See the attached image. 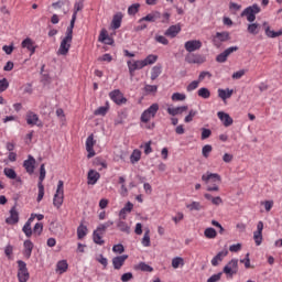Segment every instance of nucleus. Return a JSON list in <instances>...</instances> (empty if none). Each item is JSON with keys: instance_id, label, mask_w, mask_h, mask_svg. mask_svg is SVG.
Wrapping results in <instances>:
<instances>
[{"instance_id": "nucleus-1", "label": "nucleus", "mask_w": 282, "mask_h": 282, "mask_svg": "<svg viewBox=\"0 0 282 282\" xmlns=\"http://www.w3.org/2000/svg\"><path fill=\"white\" fill-rule=\"evenodd\" d=\"M73 39H74V26H68L66 30V35L62 40L59 48L57 51L58 56H67V54H69V48L72 47Z\"/></svg>"}, {"instance_id": "nucleus-2", "label": "nucleus", "mask_w": 282, "mask_h": 282, "mask_svg": "<svg viewBox=\"0 0 282 282\" xmlns=\"http://www.w3.org/2000/svg\"><path fill=\"white\" fill-rule=\"evenodd\" d=\"M64 184L63 181H58L57 183V189L53 198V206H55V208H61V206H63L65 199Z\"/></svg>"}, {"instance_id": "nucleus-3", "label": "nucleus", "mask_w": 282, "mask_h": 282, "mask_svg": "<svg viewBox=\"0 0 282 282\" xmlns=\"http://www.w3.org/2000/svg\"><path fill=\"white\" fill-rule=\"evenodd\" d=\"M18 279L20 282L30 281V272L28 271V264L23 260L18 261Z\"/></svg>"}, {"instance_id": "nucleus-4", "label": "nucleus", "mask_w": 282, "mask_h": 282, "mask_svg": "<svg viewBox=\"0 0 282 282\" xmlns=\"http://www.w3.org/2000/svg\"><path fill=\"white\" fill-rule=\"evenodd\" d=\"M185 63H188L189 65H202L206 63V57L202 54L188 53L185 56Z\"/></svg>"}, {"instance_id": "nucleus-5", "label": "nucleus", "mask_w": 282, "mask_h": 282, "mask_svg": "<svg viewBox=\"0 0 282 282\" xmlns=\"http://www.w3.org/2000/svg\"><path fill=\"white\" fill-rule=\"evenodd\" d=\"M110 99L113 100L117 105H127V99L120 89H115L109 93Z\"/></svg>"}, {"instance_id": "nucleus-6", "label": "nucleus", "mask_w": 282, "mask_h": 282, "mask_svg": "<svg viewBox=\"0 0 282 282\" xmlns=\"http://www.w3.org/2000/svg\"><path fill=\"white\" fill-rule=\"evenodd\" d=\"M184 47L188 54H193V52H197V50H202V41L199 40H189L185 42Z\"/></svg>"}, {"instance_id": "nucleus-7", "label": "nucleus", "mask_w": 282, "mask_h": 282, "mask_svg": "<svg viewBox=\"0 0 282 282\" xmlns=\"http://www.w3.org/2000/svg\"><path fill=\"white\" fill-rule=\"evenodd\" d=\"M202 181L205 182V184H209V182H213L214 184H221V176L217 173H209L202 175Z\"/></svg>"}, {"instance_id": "nucleus-8", "label": "nucleus", "mask_w": 282, "mask_h": 282, "mask_svg": "<svg viewBox=\"0 0 282 282\" xmlns=\"http://www.w3.org/2000/svg\"><path fill=\"white\" fill-rule=\"evenodd\" d=\"M253 240L256 246L263 243V221L258 223L257 230L253 232Z\"/></svg>"}, {"instance_id": "nucleus-9", "label": "nucleus", "mask_w": 282, "mask_h": 282, "mask_svg": "<svg viewBox=\"0 0 282 282\" xmlns=\"http://www.w3.org/2000/svg\"><path fill=\"white\" fill-rule=\"evenodd\" d=\"M238 50H239L238 46H230V47L226 48L223 53L217 55V57H216L217 63H226V61H228V57L230 56V54H232L234 52H237Z\"/></svg>"}, {"instance_id": "nucleus-10", "label": "nucleus", "mask_w": 282, "mask_h": 282, "mask_svg": "<svg viewBox=\"0 0 282 282\" xmlns=\"http://www.w3.org/2000/svg\"><path fill=\"white\" fill-rule=\"evenodd\" d=\"M23 166L29 175L34 174V170L36 169V159H34L32 155H29L28 160L23 162Z\"/></svg>"}, {"instance_id": "nucleus-11", "label": "nucleus", "mask_w": 282, "mask_h": 282, "mask_svg": "<svg viewBox=\"0 0 282 282\" xmlns=\"http://www.w3.org/2000/svg\"><path fill=\"white\" fill-rule=\"evenodd\" d=\"M96 145V140H94V134H90L86 140V151L88 153L87 158L91 159L96 155V151H94V147Z\"/></svg>"}, {"instance_id": "nucleus-12", "label": "nucleus", "mask_w": 282, "mask_h": 282, "mask_svg": "<svg viewBox=\"0 0 282 282\" xmlns=\"http://www.w3.org/2000/svg\"><path fill=\"white\" fill-rule=\"evenodd\" d=\"M259 12H261V7H259V4H253V6L248 7L249 23H254V21L257 19V14H259Z\"/></svg>"}, {"instance_id": "nucleus-13", "label": "nucleus", "mask_w": 282, "mask_h": 282, "mask_svg": "<svg viewBox=\"0 0 282 282\" xmlns=\"http://www.w3.org/2000/svg\"><path fill=\"white\" fill-rule=\"evenodd\" d=\"M6 224H9V226L19 224V212L17 210V205L10 209V216L6 219Z\"/></svg>"}, {"instance_id": "nucleus-14", "label": "nucleus", "mask_w": 282, "mask_h": 282, "mask_svg": "<svg viewBox=\"0 0 282 282\" xmlns=\"http://www.w3.org/2000/svg\"><path fill=\"white\" fill-rule=\"evenodd\" d=\"M83 8H85L84 0H79L78 2H76L74 4V13H73L70 24H69L70 28H74V25H76V17H77L78 12H80L83 10Z\"/></svg>"}, {"instance_id": "nucleus-15", "label": "nucleus", "mask_w": 282, "mask_h": 282, "mask_svg": "<svg viewBox=\"0 0 282 282\" xmlns=\"http://www.w3.org/2000/svg\"><path fill=\"white\" fill-rule=\"evenodd\" d=\"M237 260H231L224 267L223 272L225 274H228L229 276H232L234 274H236L235 270H237Z\"/></svg>"}, {"instance_id": "nucleus-16", "label": "nucleus", "mask_w": 282, "mask_h": 282, "mask_svg": "<svg viewBox=\"0 0 282 282\" xmlns=\"http://www.w3.org/2000/svg\"><path fill=\"white\" fill-rule=\"evenodd\" d=\"M161 17H162V13H160L159 11H152L148 15L141 18L139 20V23H142L143 21H148L149 23H155L156 20L160 19Z\"/></svg>"}, {"instance_id": "nucleus-17", "label": "nucleus", "mask_w": 282, "mask_h": 282, "mask_svg": "<svg viewBox=\"0 0 282 282\" xmlns=\"http://www.w3.org/2000/svg\"><path fill=\"white\" fill-rule=\"evenodd\" d=\"M217 116H218L219 120L223 122L224 127H231L232 122H235V120H232L230 115H228L224 111H218Z\"/></svg>"}, {"instance_id": "nucleus-18", "label": "nucleus", "mask_w": 282, "mask_h": 282, "mask_svg": "<svg viewBox=\"0 0 282 282\" xmlns=\"http://www.w3.org/2000/svg\"><path fill=\"white\" fill-rule=\"evenodd\" d=\"M143 67H145L144 61H135L133 63L128 61V68L131 77H133V72H135V69H142Z\"/></svg>"}, {"instance_id": "nucleus-19", "label": "nucleus", "mask_w": 282, "mask_h": 282, "mask_svg": "<svg viewBox=\"0 0 282 282\" xmlns=\"http://www.w3.org/2000/svg\"><path fill=\"white\" fill-rule=\"evenodd\" d=\"M127 259H129V256L127 254L115 257L112 259V265L115 270H120V268L124 265V261H127Z\"/></svg>"}, {"instance_id": "nucleus-20", "label": "nucleus", "mask_w": 282, "mask_h": 282, "mask_svg": "<svg viewBox=\"0 0 282 282\" xmlns=\"http://www.w3.org/2000/svg\"><path fill=\"white\" fill-rule=\"evenodd\" d=\"M182 32V26L180 24L171 25L166 31H165V36H170V39H175L177 36V33Z\"/></svg>"}, {"instance_id": "nucleus-21", "label": "nucleus", "mask_w": 282, "mask_h": 282, "mask_svg": "<svg viewBox=\"0 0 282 282\" xmlns=\"http://www.w3.org/2000/svg\"><path fill=\"white\" fill-rule=\"evenodd\" d=\"M224 257H228V250L219 251L213 259H212V265L217 268L219 263L224 261Z\"/></svg>"}, {"instance_id": "nucleus-22", "label": "nucleus", "mask_w": 282, "mask_h": 282, "mask_svg": "<svg viewBox=\"0 0 282 282\" xmlns=\"http://www.w3.org/2000/svg\"><path fill=\"white\" fill-rule=\"evenodd\" d=\"M34 221V214L31 215V217L28 219V221L24 224L22 231L24 232L25 237H32V223Z\"/></svg>"}, {"instance_id": "nucleus-23", "label": "nucleus", "mask_w": 282, "mask_h": 282, "mask_svg": "<svg viewBox=\"0 0 282 282\" xmlns=\"http://www.w3.org/2000/svg\"><path fill=\"white\" fill-rule=\"evenodd\" d=\"M21 45H22V47H24L29 52H31V56H32V54H34L36 52V46L34 45V41H32V39H30V37H26L25 40H23Z\"/></svg>"}, {"instance_id": "nucleus-24", "label": "nucleus", "mask_w": 282, "mask_h": 282, "mask_svg": "<svg viewBox=\"0 0 282 282\" xmlns=\"http://www.w3.org/2000/svg\"><path fill=\"white\" fill-rule=\"evenodd\" d=\"M23 246H24L23 256L25 257V259H30V257H32V251L34 250V243L31 242V240H25L23 242Z\"/></svg>"}, {"instance_id": "nucleus-25", "label": "nucleus", "mask_w": 282, "mask_h": 282, "mask_svg": "<svg viewBox=\"0 0 282 282\" xmlns=\"http://www.w3.org/2000/svg\"><path fill=\"white\" fill-rule=\"evenodd\" d=\"M122 25V13L118 12L117 14L113 15L112 21H111V29L112 30H118Z\"/></svg>"}, {"instance_id": "nucleus-26", "label": "nucleus", "mask_w": 282, "mask_h": 282, "mask_svg": "<svg viewBox=\"0 0 282 282\" xmlns=\"http://www.w3.org/2000/svg\"><path fill=\"white\" fill-rule=\"evenodd\" d=\"M184 111H188V106H180V107H176V108H167V113L170 116H180Z\"/></svg>"}, {"instance_id": "nucleus-27", "label": "nucleus", "mask_w": 282, "mask_h": 282, "mask_svg": "<svg viewBox=\"0 0 282 282\" xmlns=\"http://www.w3.org/2000/svg\"><path fill=\"white\" fill-rule=\"evenodd\" d=\"M98 180H100V173H98L95 170H89L88 172V184H96V182H98Z\"/></svg>"}, {"instance_id": "nucleus-28", "label": "nucleus", "mask_w": 282, "mask_h": 282, "mask_svg": "<svg viewBox=\"0 0 282 282\" xmlns=\"http://www.w3.org/2000/svg\"><path fill=\"white\" fill-rule=\"evenodd\" d=\"M264 32L269 39H276L279 36H282V29H280L279 31H272L270 26H265Z\"/></svg>"}, {"instance_id": "nucleus-29", "label": "nucleus", "mask_w": 282, "mask_h": 282, "mask_svg": "<svg viewBox=\"0 0 282 282\" xmlns=\"http://www.w3.org/2000/svg\"><path fill=\"white\" fill-rule=\"evenodd\" d=\"M234 90L230 88L227 89H218V96L221 100H228V98L232 97Z\"/></svg>"}, {"instance_id": "nucleus-30", "label": "nucleus", "mask_w": 282, "mask_h": 282, "mask_svg": "<svg viewBox=\"0 0 282 282\" xmlns=\"http://www.w3.org/2000/svg\"><path fill=\"white\" fill-rule=\"evenodd\" d=\"M67 268H69V264H67V260H61L56 264V272H59V274H63L67 272Z\"/></svg>"}, {"instance_id": "nucleus-31", "label": "nucleus", "mask_w": 282, "mask_h": 282, "mask_svg": "<svg viewBox=\"0 0 282 282\" xmlns=\"http://www.w3.org/2000/svg\"><path fill=\"white\" fill-rule=\"evenodd\" d=\"M93 241L94 243H97V246L105 245V240L102 239V232L96 229L93 234Z\"/></svg>"}, {"instance_id": "nucleus-32", "label": "nucleus", "mask_w": 282, "mask_h": 282, "mask_svg": "<svg viewBox=\"0 0 282 282\" xmlns=\"http://www.w3.org/2000/svg\"><path fill=\"white\" fill-rule=\"evenodd\" d=\"M160 74H162V65H156L152 67L151 70V80H156L160 77Z\"/></svg>"}, {"instance_id": "nucleus-33", "label": "nucleus", "mask_w": 282, "mask_h": 282, "mask_svg": "<svg viewBox=\"0 0 282 282\" xmlns=\"http://www.w3.org/2000/svg\"><path fill=\"white\" fill-rule=\"evenodd\" d=\"M117 228L121 231V232H126V235H129L131 232V227H129V225L122 220H119L117 223Z\"/></svg>"}, {"instance_id": "nucleus-34", "label": "nucleus", "mask_w": 282, "mask_h": 282, "mask_svg": "<svg viewBox=\"0 0 282 282\" xmlns=\"http://www.w3.org/2000/svg\"><path fill=\"white\" fill-rule=\"evenodd\" d=\"M37 122H39V115H36L34 112H28V115H26V123L34 126Z\"/></svg>"}, {"instance_id": "nucleus-35", "label": "nucleus", "mask_w": 282, "mask_h": 282, "mask_svg": "<svg viewBox=\"0 0 282 282\" xmlns=\"http://www.w3.org/2000/svg\"><path fill=\"white\" fill-rule=\"evenodd\" d=\"M215 39H218L221 43H225V41H230V33L229 32H217L215 35Z\"/></svg>"}, {"instance_id": "nucleus-36", "label": "nucleus", "mask_w": 282, "mask_h": 282, "mask_svg": "<svg viewBox=\"0 0 282 282\" xmlns=\"http://www.w3.org/2000/svg\"><path fill=\"white\" fill-rule=\"evenodd\" d=\"M150 232L151 230L149 228L145 229V232L143 235V238H142V245L145 247V248H149V246H151V236H150Z\"/></svg>"}, {"instance_id": "nucleus-37", "label": "nucleus", "mask_w": 282, "mask_h": 282, "mask_svg": "<svg viewBox=\"0 0 282 282\" xmlns=\"http://www.w3.org/2000/svg\"><path fill=\"white\" fill-rule=\"evenodd\" d=\"M204 235L206 239H215L217 237V230L213 227H208L205 229Z\"/></svg>"}, {"instance_id": "nucleus-38", "label": "nucleus", "mask_w": 282, "mask_h": 282, "mask_svg": "<svg viewBox=\"0 0 282 282\" xmlns=\"http://www.w3.org/2000/svg\"><path fill=\"white\" fill-rule=\"evenodd\" d=\"M142 158V152L140 150H133L132 154L130 155V162L135 164V162H140Z\"/></svg>"}, {"instance_id": "nucleus-39", "label": "nucleus", "mask_w": 282, "mask_h": 282, "mask_svg": "<svg viewBox=\"0 0 282 282\" xmlns=\"http://www.w3.org/2000/svg\"><path fill=\"white\" fill-rule=\"evenodd\" d=\"M180 265H184V258L182 257H175L172 259V268H174V270H177V268H180Z\"/></svg>"}, {"instance_id": "nucleus-40", "label": "nucleus", "mask_w": 282, "mask_h": 282, "mask_svg": "<svg viewBox=\"0 0 282 282\" xmlns=\"http://www.w3.org/2000/svg\"><path fill=\"white\" fill-rule=\"evenodd\" d=\"M210 153H213V145H210V144L204 145L202 149L203 158H205V159L210 158Z\"/></svg>"}, {"instance_id": "nucleus-41", "label": "nucleus", "mask_w": 282, "mask_h": 282, "mask_svg": "<svg viewBox=\"0 0 282 282\" xmlns=\"http://www.w3.org/2000/svg\"><path fill=\"white\" fill-rule=\"evenodd\" d=\"M110 226H113V221L108 220L107 223L99 225L96 230L97 232H102V235H105L107 228H110Z\"/></svg>"}, {"instance_id": "nucleus-42", "label": "nucleus", "mask_w": 282, "mask_h": 282, "mask_svg": "<svg viewBox=\"0 0 282 282\" xmlns=\"http://www.w3.org/2000/svg\"><path fill=\"white\" fill-rule=\"evenodd\" d=\"M137 270H141V272H153V267L147 264L145 262H140L137 265Z\"/></svg>"}, {"instance_id": "nucleus-43", "label": "nucleus", "mask_w": 282, "mask_h": 282, "mask_svg": "<svg viewBox=\"0 0 282 282\" xmlns=\"http://www.w3.org/2000/svg\"><path fill=\"white\" fill-rule=\"evenodd\" d=\"M3 173L9 180H17V172L10 167H6Z\"/></svg>"}, {"instance_id": "nucleus-44", "label": "nucleus", "mask_w": 282, "mask_h": 282, "mask_svg": "<svg viewBox=\"0 0 282 282\" xmlns=\"http://www.w3.org/2000/svg\"><path fill=\"white\" fill-rule=\"evenodd\" d=\"M87 236V226L80 225L77 228V237L78 239H84Z\"/></svg>"}, {"instance_id": "nucleus-45", "label": "nucleus", "mask_w": 282, "mask_h": 282, "mask_svg": "<svg viewBox=\"0 0 282 282\" xmlns=\"http://www.w3.org/2000/svg\"><path fill=\"white\" fill-rule=\"evenodd\" d=\"M69 0H59L57 2H53L52 3V7L55 9V10H58L61 8H63V6H67V8H69Z\"/></svg>"}, {"instance_id": "nucleus-46", "label": "nucleus", "mask_w": 282, "mask_h": 282, "mask_svg": "<svg viewBox=\"0 0 282 282\" xmlns=\"http://www.w3.org/2000/svg\"><path fill=\"white\" fill-rule=\"evenodd\" d=\"M158 61V55H148L147 58L143 59V65H153Z\"/></svg>"}, {"instance_id": "nucleus-47", "label": "nucleus", "mask_w": 282, "mask_h": 282, "mask_svg": "<svg viewBox=\"0 0 282 282\" xmlns=\"http://www.w3.org/2000/svg\"><path fill=\"white\" fill-rule=\"evenodd\" d=\"M145 111L152 115L153 118H155V115L158 111H160V105L158 104H152Z\"/></svg>"}, {"instance_id": "nucleus-48", "label": "nucleus", "mask_w": 282, "mask_h": 282, "mask_svg": "<svg viewBox=\"0 0 282 282\" xmlns=\"http://www.w3.org/2000/svg\"><path fill=\"white\" fill-rule=\"evenodd\" d=\"M107 111H109V106H101L94 111L95 116H107Z\"/></svg>"}, {"instance_id": "nucleus-49", "label": "nucleus", "mask_w": 282, "mask_h": 282, "mask_svg": "<svg viewBox=\"0 0 282 282\" xmlns=\"http://www.w3.org/2000/svg\"><path fill=\"white\" fill-rule=\"evenodd\" d=\"M39 194H37V202H41L43 197H45V186L43 183H37Z\"/></svg>"}, {"instance_id": "nucleus-50", "label": "nucleus", "mask_w": 282, "mask_h": 282, "mask_svg": "<svg viewBox=\"0 0 282 282\" xmlns=\"http://www.w3.org/2000/svg\"><path fill=\"white\" fill-rule=\"evenodd\" d=\"M140 12V3H134L128 8V14L134 15Z\"/></svg>"}, {"instance_id": "nucleus-51", "label": "nucleus", "mask_w": 282, "mask_h": 282, "mask_svg": "<svg viewBox=\"0 0 282 282\" xmlns=\"http://www.w3.org/2000/svg\"><path fill=\"white\" fill-rule=\"evenodd\" d=\"M46 174L47 172L45 171V163H43L40 166L39 184H43V181L45 180Z\"/></svg>"}, {"instance_id": "nucleus-52", "label": "nucleus", "mask_w": 282, "mask_h": 282, "mask_svg": "<svg viewBox=\"0 0 282 282\" xmlns=\"http://www.w3.org/2000/svg\"><path fill=\"white\" fill-rule=\"evenodd\" d=\"M198 96H199L200 98L208 99V98H210V90H208V88L203 87V88H200V89L198 90Z\"/></svg>"}, {"instance_id": "nucleus-53", "label": "nucleus", "mask_w": 282, "mask_h": 282, "mask_svg": "<svg viewBox=\"0 0 282 282\" xmlns=\"http://www.w3.org/2000/svg\"><path fill=\"white\" fill-rule=\"evenodd\" d=\"M10 87V83L8 82L7 78L0 79V94H3L6 89Z\"/></svg>"}, {"instance_id": "nucleus-54", "label": "nucleus", "mask_w": 282, "mask_h": 282, "mask_svg": "<svg viewBox=\"0 0 282 282\" xmlns=\"http://www.w3.org/2000/svg\"><path fill=\"white\" fill-rule=\"evenodd\" d=\"M210 135H213V131L210 129L202 128V135H200L202 140H208Z\"/></svg>"}, {"instance_id": "nucleus-55", "label": "nucleus", "mask_w": 282, "mask_h": 282, "mask_svg": "<svg viewBox=\"0 0 282 282\" xmlns=\"http://www.w3.org/2000/svg\"><path fill=\"white\" fill-rule=\"evenodd\" d=\"M42 232H43V223L35 224V226L33 228V234L37 235V237H40V235H42Z\"/></svg>"}, {"instance_id": "nucleus-56", "label": "nucleus", "mask_w": 282, "mask_h": 282, "mask_svg": "<svg viewBox=\"0 0 282 282\" xmlns=\"http://www.w3.org/2000/svg\"><path fill=\"white\" fill-rule=\"evenodd\" d=\"M186 208L189 210H202V204L199 202H193L192 204L187 205Z\"/></svg>"}, {"instance_id": "nucleus-57", "label": "nucleus", "mask_w": 282, "mask_h": 282, "mask_svg": "<svg viewBox=\"0 0 282 282\" xmlns=\"http://www.w3.org/2000/svg\"><path fill=\"white\" fill-rule=\"evenodd\" d=\"M172 100L175 101H182V100H186V95L181 94V93H174L172 95Z\"/></svg>"}, {"instance_id": "nucleus-58", "label": "nucleus", "mask_w": 282, "mask_h": 282, "mask_svg": "<svg viewBox=\"0 0 282 282\" xmlns=\"http://www.w3.org/2000/svg\"><path fill=\"white\" fill-rule=\"evenodd\" d=\"M259 24L253 23V24H249L248 25V32H250V34H259Z\"/></svg>"}, {"instance_id": "nucleus-59", "label": "nucleus", "mask_w": 282, "mask_h": 282, "mask_svg": "<svg viewBox=\"0 0 282 282\" xmlns=\"http://www.w3.org/2000/svg\"><path fill=\"white\" fill-rule=\"evenodd\" d=\"M196 116H197V110H189L188 115L184 119V122H193V119Z\"/></svg>"}, {"instance_id": "nucleus-60", "label": "nucleus", "mask_w": 282, "mask_h": 282, "mask_svg": "<svg viewBox=\"0 0 282 282\" xmlns=\"http://www.w3.org/2000/svg\"><path fill=\"white\" fill-rule=\"evenodd\" d=\"M151 118H154L151 113H149L147 110H144L141 115V122H149Z\"/></svg>"}, {"instance_id": "nucleus-61", "label": "nucleus", "mask_w": 282, "mask_h": 282, "mask_svg": "<svg viewBox=\"0 0 282 282\" xmlns=\"http://www.w3.org/2000/svg\"><path fill=\"white\" fill-rule=\"evenodd\" d=\"M199 79L198 80H193L188 86H187V91H195L199 87Z\"/></svg>"}, {"instance_id": "nucleus-62", "label": "nucleus", "mask_w": 282, "mask_h": 282, "mask_svg": "<svg viewBox=\"0 0 282 282\" xmlns=\"http://www.w3.org/2000/svg\"><path fill=\"white\" fill-rule=\"evenodd\" d=\"M156 43H161V45H169V40L163 35H155Z\"/></svg>"}, {"instance_id": "nucleus-63", "label": "nucleus", "mask_w": 282, "mask_h": 282, "mask_svg": "<svg viewBox=\"0 0 282 282\" xmlns=\"http://www.w3.org/2000/svg\"><path fill=\"white\" fill-rule=\"evenodd\" d=\"M112 252H117V254H122V252H124V246H122L121 243L115 245L112 247Z\"/></svg>"}, {"instance_id": "nucleus-64", "label": "nucleus", "mask_w": 282, "mask_h": 282, "mask_svg": "<svg viewBox=\"0 0 282 282\" xmlns=\"http://www.w3.org/2000/svg\"><path fill=\"white\" fill-rule=\"evenodd\" d=\"M108 36H109V33L106 31V29H102L100 31V34H99V37H98L99 43H102V41H107Z\"/></svg>"}]
</instances>
